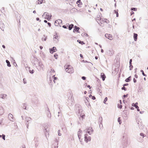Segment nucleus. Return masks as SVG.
<instances>
[{
    "label": "nucleus",
    "instance_id": "obj_55",
    "mask_svg": "<svg viewBox=\"0 0 148 148\" xmlns=\"http://www.w3.org/2000/svg\"><path fill=\"white\" fill-rule=\"evenodd\" d=\"M52 72L53 73V72H55V71L53 69H51L50 71V72Z\"/></svg>",
    "mask_w": 148,
    "mask_h": 148
},
{
    "label": "nucleus",
    "instance_id": "obj_46",
    "mask_svg": "<svg viewBox=\"0 0 148 148\" xmlns=\"http://www.w3.org/2000/svg\"><path fill=\"white\" fill-rule=\"evenodd\" d=\"M29 72L30 73L32 74H33L34 73V71L33 69L32 70V71L30 70L29 71Z\"/></svg>",
    "mask_w": 148,
    "mask_h": 148
},
{
    "label": "nucleus",
    "instance_id": "obj_56",
    "mask_svg": "<svg viewBox=\"0 0 148 148\" xmlns=\"http://www.w3.org/2000/svg\"><path fill=\"white\" fill-rule=\"evenodd\" d=\"M86 78V77L85 76H82V79L84 80H85Z\"/></svg>",
    "mask_w": 148,
    "mask_h": 148
},
{
    "label": "nucleus",
    "instance_id": "obj_50",
    "mask_svg": "<svg viewBox=\"0 0 148 148\" xmlns=\"http://www.w3.org/2000/svg\"><path fill=\"white\" fill-rule=\"evenodd\" d=\"M2 138H3V139L4 140H5V135L4 134H3L2 135Z\"/></svg>",
    "mask_w": 148,
    "mask_h": 148
},
{
    "label": "nucleus",
    "instance_id": "obj_44",
    "mask_svg": "<svg viewBox=\"0 0 148 148\" xmlns=\"http://www.w3.org/2000/svg\"><path fill=\"white\" fill-rule=\"evenodd\" d=\"M118 107L120 109H121L122 108V106L121 104L120 105L119 104L118 105Z\"/></svg>",
    "mask_w": 148,
    "mask_h": 148
},
{
    "label": "nucleus",
    "instance_id": "obj_13",
    "mask_svg": "<svg viewBox=\"0 0 148 148\" xmlns=\"http://www.w3.org/2000/svg\"><path fill=\"white\" fill-rule=\"evenodd\" d=\"M50 52L51 53H52L53 52L56 51L57 50L56 48L55 47H53L52 48L49 49Z\"/></svg>",
    "mask_w": 148,
    "mask_h": 148
},
{
    "label": "nucleus",
    "instance_id": "obj_17",
    "mask_svg": "<svg viewBox=\"0 0 148 148\" xmlns=\"http://www.w3.org/2000/svg\"><path fill=\"white\" fill-rule=\"evenodd\" d=\"M96 21L99 23H102V22H103L102 20H101V19L100 18L98 17L96 18Z\"/></svg>",
    "mask_w": 148,
    "mask_h": 148
},
{
    "label": "nucleus",
    "instance_id": "obj_42",
    "mask_svg": "<svg viewBox=\"0 0 148 148\" xmlns=\"http://www.w3.org/2000/svg\"><path fill=\"white\" fill-rule=\"evenodd\" d=\"M130 70H131L133 68V66L132 65V64H130Z\"/></svg>",
    "mask_w": 148,
    "mask_h": 148
},
{
    "label": "nucleus",
    "instance_id": "obj_53",
    "mask_svg": "<svg viewBox=\"0 0 148 148\" xmlns=\"http://www.w3.org/2000/svg\"><path fill=\"white\" fill-rule=\"evenodd\" d=\"M60 130H58V135L59 136H61V134L60 133Z\"/></svg>",
    "mask_w": 148,
    "mask_h": 148
},
{
    "label": "nucleus",
    "instance_id": "obj_49",
    "mask_svg": "<svg viewBox=\"0 0 148 148\" xmlns=\"http://www.w3.org/2000/svg\"><path fill=\"white\" fill-rule=\"evenodd\" d=\"M121 89L122 90H124L125 91H126L127 90L126 88L125 87V86H123V87H122L121 88Z\"/></svg>",
    "mask_w": 148,
    "mask_h": 148
},
{
    "label": "nucleus",
    "instance_id": "obj_58",
    "mask_svg": "<svg viewBox=\"0 0 148 148\" xmlns=\"http://www.w3.org/2000/svg\"><path fill=\"white\" fill-rule=\"evenodd\" d=\"M92 99L93 100H95L96 99L95 97L94 96H92Z\"/></svg>",
    "mask_w": 148,
    "mask_h": 148
},
{
    "label": "nucleus",
    "instance_id": "obj_19",
    "mask_svg": "<svg viewBox=\"0 0 148 148\" xmlns=\"http://www.w3.org/2000/svg\"><path fill=\"white\" fill-rule=\"evenodd\" d=\"M102 117H100L99 119V126L100 127V125L101 124L102 126L103 127V125L102 123Z\"/></svg>",
    "mask_w": 148,
    "mask_h": 148
},
{
    "label": "nucleus",
    "instance_id": "obj_22",
    "mask_svg": "<svg viewBox=\"0 0 148 148\" xmlns=\"http://www.w3.org/2000/svg\"><path fill=\"white\" fill-rule=\"evenodd\" d=\"M138 34L136 33H134L133 37L135 41H136L137 39Z\"/></svg>",
    "mask_w": 148,
    "mask_h": 148
},
{
    "label": "nucleus",
    "instance_id": "obj_28",
    "mask_svg": "<svg viewBox=\"0 0 148 148\" xmlns=\"http://www.w3.org/2000/svg\"><path fill=\"white\" fill-rule=\"evenodd\" d=\"M131 76H129L125 80V81L126 82H128L130 81L131 80Z\"/></svg>",
    "mask_w": 148,
    "mask_h": 148
},
{
    "label": "nucleus",
    "instance_id": "obj_20",
    "mask_svg": "<svg viewBox=\"0 0 148 148\" xmlns=\"http://www.w3.org/2000/svg\"><path fill=\"white\" fill-rule=\"evenodd\" d=\"M77 4V5L78 7H81L82 5V3L81 1L80 0H78L76 2Z\"/></svg>",
    "mask_w": 148,
    "mask_h": 148
},
{
    "label": "nucleus",
    "instance_id": "obj_30",
    "mask_svg": "<svg viewBox=\"0 0 148 148\" xmlns=\"http://www.w3.org/2000/svg\"><path fill=\"white\" fill-rule=\"evenodd\" d=\"M6 62L7 64V65L8 67H10L11 66V65L10 64V62L8 60H6Z\"/></svg>",
    "mask_w": 148,
    "mask_h": 148
},
{
    "label": "nucleus",
    "instance_id": "obj_18",
    "mask_svg": "<svg viewBox=\"0 0 148 148\" xmlns=\"http://www.w3.org/2000/svg\"><path fill=\"white\" fill-rule=\"evenodd\" d=\"M8 119L10 121H13L14 119L13 115L11 114H10L8 115Z\"/></svg>",
    "mask_w": 148,
    "mask_h": 148
},
{
    "label": "nucleus",
    "instance_id": "obj_9",
    "mask_svg": "<svg viewBox=\"0 0 148 148\" xmlns=\"http://www.w3.org/2000/svg\"><path fill=\"white\" fill-rule=\"evenodd\" d=\"M88 136L87 134H86L84 135L85 140L86 143H87L88 141H90L91 139V137L87 136Z\"/></svg>",
    "mask_w": 148,
    "mask_h": 148
},
{
    "label": "nucleus",
    "instance_id": "obj_51",
    "mask_svg": "<svg viewBox=\"0 0 148 148\" xmlns=\"http://www.w3.org/2000/svg\"><path fill=\"white\" fill-rule=\"evenodd\" d=\"M68 26V25H67V26H66V25H63V26H62V27L64 28H65V29H67L68 28H67V27Z\"/></svg>",
    "mask_w": 148,
    "mask_h": 148
},
{
    "label": "nucleus",
    "instance_id": "obj_25",
    "mask_svg": "<svg viewBox=\"0 0 148 148\" xmlns=\"http://www.w3.org/2000/svg\"><path fill=\"white\" fill-rule=\"evenodd\" d=\"M82 134V131L80 130L79 129V131L78 132L77 135L78 137H80V136H81Z\"/></svg>",
    "mask_w": 148,
    "mask_h": 148
},
{
    "label": "nucleus",
    "instance_id": "obj_14",
    "mask_svg": "<svg viewBox=\"0 0 148 148\" xmlns=\"http://www.w3.org/2000/svg\"><path fill=\"white\" fill-rule=\"evenodd\" d=\"M93 131V130L92 127H89L87 129V133H88L90 134H91Z\"/></svg>",
    "mask_w": 148,
    "mask_h": 148
},
{
    "label": "nucleus",
    "instance_id": "obj_6",
    "mask_svg": "<svg viewBox=\"0 0 148 148\" xmlns=\"http://www.w3.org/2000/svg\"><path fill=\"white\" fill-rule=\"evenodd\" d=\"M36 68L39 71H41V70H43L45 69L44 66L41 61L40 62V63H38V67Z\"/></svg>",
    "mask_w": 148,
    "mask_h": 148
},
{
    "label": "nucleus",
    "instance_id": "obj_8",
    "mask_svg": "<svg viewBox=\"0 0 148 148\" xmlns=\"http://www.w3.org/2000/svg\"><path fill=\"white\" fill-rule=\"evenodd\" d=\"M26 121L27 122L26 124L27 128H28V124L31 122V119L29 117L26 116L25 118Z\"/></svg>",
    "mask_w": 148,
    "mask_h": 148
},
{
    "label": "nucleus",
    "instance_id": "obj_59",
    "mask_svg": "<svg viewBox=\"0 0 148 148\" xmlns=\"http://www.w3.org/2000/svg\"><path fill=\"white\" fill-rule=\"evenodd\" d=\"M128 85V83H126V84H124L123 85V86H127Z\"/></svg>",
    "mask_w": 148,
    "mask_h": 148
},
{
    "label": "nucleus",
    "instance_id": "obj_61",
    "mask_svg": "<svg viewBox=\"0 0 148 148\" xmlns=\"http://www.w3.org/2000/svg\"><path fill=\"white\" fill-rule=\"evenodd\" d=\"M133 81L134 83H135L136 82V79L135 78H134L133 79Z\"/></svg>",
    "mask_w": 148,
    "mask_h": 148
},
{
    "label": "nucleus",
    "instance_id": "obj_60",
    "mask_svg": "<svg viewBox=\"0 0 148 148\" xmlns=\"http://www.w3.org/2000/svg\"><path fill=\"white\" fill-rule=\"evenodd\" d=\"M132 59H130V62H129L130 64H132Z\"/></svg>",
    "mask_w": 148,
    "mask_h": 148
},
{
    "label": "nucleus",
    "instance_id": "obj_41",
    "mask_svg": "<svg viewBox=\"0 0 148 148\" xmlns=\"http://www.w3.org/2000/svg\"><path fill=\"white\" fill-rule=\"evenodd\" d=\"M55 75H53L52 76V79H53H53L55 80L58 79V78L56 77H55Z\"/></svg>",
    "mask_w": 148,
    "mask_h": 148
},
{
    "label": "nucleus",
    "instance_id": "obj_34",
    "mask_svg": "<svg viewBox=\"0 0 148 148\" xmlns=\"http://www.w3.org/2000/svg\"><path fill=\"white\" fill-rule=\"evenodd\" d=\"M26 104L25 103H24L23 104V106H22L23 108L24 109L26 110Z\"/></svg>",
    "mask_w": 148,
    "mask_h": 148
},
{
    "label": "nucleus",
    "instance_id": "obj_10",
    "mask_svg": "<svg viewBox=\"0 0 148 148\" xmlns=\"http://www.w3.org/2000/svg\"><path fill=\"white\" fill-rule=\"evenodd\" d=\"M62 21L61 20L58 19L55 21L54 25L56 26H58V25H60V24L62 23Z\"/></svg>",
    "mask_w": 148,
    "mask_h": 148
},
{
    "label": "nucleus",
    "instance_id": "obj_31",
    "mask_svg": "<svg viewBox=\"0 0 148 148\" xmlns=\"http://www.w3.org/2000/svg\"><path fill=\"white\" fill-rule=\"evenodd\" d=\"M114 12L115 14H116V17H118L119 16V14L118 13V10H114Z\"/></svg>",
    "mask_w": 148,
    "mask_h": 148
},
{
    "label": "nucleus",
    "instance_id": "obj_39",
    "mask_svg": "<svg viewBox=\"0 0 148 148\" xmlns=\"http://www.w3.org/2000/svg\"><path fill=\"white\" fill-rule=\"evenodd\" d=\"M140 136H143V138H144V137H145V136H146V135H145V134H144L143 133H140Z\"/></svg>",
    "mask_w": 148,
    "mask_h": 148
},
{
    "label": "nucleus",
    "instance_id": "obj_48",
    "mask_svg": "<svg viewBox=\"0 0 148 148\" xmlns=\"http://www.w3.org/2000/svg\"><path fill=\"white\" fill-rule=\"evenodd\" d=\"M54 57L56 59H57L58 58H57V57L58 56V55L56 54V53L54 54Z\"/></svg>",
    "mask_w": 148,
    "mask_h": 148
},
{
    "label": "nucleus",
    "instance_id": "obj_16",
    "mask_svg": "<svg viewBox=\"0 0 148 148\" xmlns=\"http://www.w3.org/2000/svg\"><path fill=\"white\" fill-rule=\"evenodd\" d=\"M105 36L106 38L109 39L110 40H112V39L111 38H112V36L111 34H105Z\"/></svg>",
    "mask_w": 148,
    "mask_h": 148
},
{
    "label": "nucleus",
    "instance_id": "obj_62",
    "mask_svg": "<svg viewBox=\"0 0 148 148\" xmlns=\"http://www.w3.org/2000/svg\"><path fill=\"white\" fill-rule=\"evenodd\" d=\"M36 20L37 21H39V22H40V21H41V20H40L39 18L38 17H37L36 18Z\"/></svg>",
    "mask_w": 148,
    "mask_h": 148
},
{
    "label": "nucleus",
    "instance_id": "obj_38",
    "mask_svg": "<svg viewBox=\"0 0 148 148\" xmlns=\"http://www.w3.org/2000/svg\"><path fill=\"white\" fill-rule=\"evenodd\" d=\"M108 100V98L107 97H106L104 99L103 101V102L104 103H105L106 104V101H107Z\"/></svg>",
    "mask_w": 148,
    "mask_h": 148
},
{
    "label": "nucleus",
    "instance_id": "obj_12",
    "mask_svg": "<svg viewBox=\"0 0 148 148\" xmlns=\"http://www.w3.org/2000/svg\"><path fill=\"white\" fill-rule=\"evenodd\" d=\"M47 116L49 118H51V113L48 107L47 108Z\"/></svg>",
    "mask_w": 148,
    "mask_h": 148
},
{
    "label": "nucleus",
    "instance_id": "obj_36",
    "mask_svg": "<svg viewBox=\"0 0 148 148\" xmlns=\"http://www.w3.org/2000/svg\"><path fill=\"white\" fill-rule=\"evenodd\" d=\"M140 72H141L142 73V75L144 76H147V75L146 74H145L144 72V71H143V70H140Z\"/></svg>",
    "mask_w": 148,
    "mask_h": 148
},
{
    "label": "nucleus",
    "instance_id": "obj_7",
    "mask_svg": "<svg viewBox=\"0 0 148 148\" xmlns=\"http://www.w3.org/2000/svg\"><path fill=\"white\" fill-rule=\"evenodd\" d=\"M48 125H46L44 127V131L45 133V134L46 137H47V135L49 134L48 132L49 129L48 128Z\"/></svg>",
    "mask_w": 148,
    "mask_h": 148
},
{
    "label": "nucleus",
    "instance_id": "obj_2",
    "mask_svg": "<svg viewBox=\"0 0 148 148\" xmlns=\"http://www.w3.org/2000/svg\"><path fill=\"white\" fill-rule=\"evenodd\" d=\"M123 148L127 147L128 144V137L126 136H123Z\"/></svg>",
    "mask_w": 148,
    "mask_h": 148
},
{
    "label": "nucleus",
    "instance_id": "obj_57",
    "mask_svg": "<svg viewBox=\"0 0 148 148\" xmlns=\"http://www.w3.org/2000/svg\"><path fill=\"white\" fill-rule=\"evenodd\" d=\"M128 94H127L126 95H123V97H124L125 98V97H127V96H128Z\"/></svg>",
    "mask_w": 148,
    "mask_h": 148
},
{
    "label": "nucleus",
    "instance_id": "obj_5",
    "mask_svg": "<svg viewBox=\"0 0 148 148\" xmlns=\"http://www.w3.org/2000/svg\"><path fill=\"white\" fill-rule=\"evenodd\" d=\"M40 60H38L36 58L34 57L32 63L34 65H35L36 67H38V65L40 63Z\"/></svg>",
    "mask_w": 148,
    "mask_h": 148
},
{
    "label": "nucleus",
    "instance_id": "obj_37",
    "mask_svg": "<svg viewBox=\"0 0 148 148\" xmlns=\"http://www.w3.org/2000/svg\"><path fill=\"white\" fill-rule=\"evenodd\" d=\"M5 10H0V15H1L3 13L4 14V12L5 11Z\"/></svg>",
    "mask_w": 148,
    "mask_h": 148
},
{
    "label": "nucleus",
    "instance_id": "obj_64",
    "mask_svg": "<svg viewBox=\"0 0 148 148\" xmlns=\"http://www.w3.org/2000/svg\"><path fill=\"white\" fill-rule=\"evenodd\" d=\"M34 141H36H36H37V142H38V139H37V138H34Z\"/></svg>",
    "mask_w": 148,
    "mask_h": 148
},
{
    "label": "nucleus",
    "instance_id": "obj_63",
    "mask_svg": "<svg viewBox=\"0 0 148 148\" xmlns=\"http://www.w3.org/2000/svg\"><path fill=\"white\" fill-rule=\"evenodd\" d=\"M47 24L49 27H51V24L49 23H48Z\"/></svg>",
    "mask_w": 148,
    "mask_h": 148
},
{
    "label": "nucleus",
    "instance_id": "obj_24",
    "mask_svg": "<svg viewBox=\"0 0 148 148\" xmlns=\"http://www.w3.org/2000/svg\"><path fill=\"white\" fill-rule=\"evenodd\" d=\"M138 103L137 102H136L135 103H133L132 104V106L133 107H135L136 108H139V107L137 106Z\"/></svg>",
    "mask_w": 148,
    "mask_h": 148
},
{
    "label": "nucleus",
    "instance_id": "obj_43",
    "mask_svg": "<svg viewBox=\"0 0 148 148\" xmlns=\"http://www.w3.org/2000/svg\"><path fill=\"white\" fill-rule=\"evenodd\" d=\"M39 1L38 2V3L39 4H42L43 3V0H38Z\"/></svg>",
    "mask_w": 148,
    "mask_h": 148
},
{
    "label": "nucleus",
    "instance_id": "obj_33",
    "mask_svg": "<svg viewBox=\"0 0 148 148\" xmlns=\"http://www.w3.org/2000/svg\"><path fill=\"white\" fill-rule=\"evenodd\" d=\"M138 126L139 128L140 129H142V127H141L142 125L141 124V122H140V123L139 122H138Z\"/></svg>",
    "mask_w": 148,
    "mask_h": 148
},
{
    "label": "nucleus",
    "instance_id": "obj_4",
    "mask_svg": "<svg viewBox=\"0 0 148 148\" xmlns=\"http://www.w3.org/2000/svg\"><path fill=\"white\" fill-rule=\"evenodd\" d=\"M51 15L50 14L47 12L44 13L42 15V16L48 21L51 18Z\"/></svg>",
    "mask_w": 148,
    "mask_h": 148
},
{
    "label": "nucleus",
    "instance_id": "obj_1",
    "mask_svg": "<svg viewBox=\"0 0 148 148\" xmlns=\"http://www.w3.org/2000/svg\"><path fill=\"white\" fill-rule=\"evenodd\" d=\"M64 68L65 71L68 73H72L73 72V69L70 65H65Z\"/></svg>",
    "mask_w": 148,
    "mask_h": 148
},
{
    "label": "nucleus",
    "instance_id": "obj_32",
    "mask_svg": "<svg viewBox=\"0 0 148 148\" xmlns=\"http://www.w3.org/2000/svg\"><path fill=\"white\" fill-rule=\"evenodd\" d=\"M77 42H79V44H81L82 45L85 44V43L83 42V41H81L79 40H77Z\"/></svg>",
    "mask_w": 148,
    "mask_h": 148
},
{
    "label": "nucleus",
    "instance_id": "obj_15",
    "mask_svg": "<svg viewBox=\"0 0 148 148\" xmlns=\"http://www.w3.org/2000/svg\"><path fill=\"white\" fill-rule=\"evenodd\" d=\"M79 29L80 28L79 27H78L76 26H75L74 27V29H73V32H75L76 31V32L79 33Z\"/></svg>",
    "mask_w": 148,
    "mask_h": 148
},
{
    "label": "nucleus",
    "instance_id": "obj_21",
    "mask_svg": "<svg viewBox=\"0 0 148 148\" xmlns=\"http://www.w3.org/2000/svg\"><path fill=\"white\" fill-rule=\"evenodd\" d=\"M101 76L102 78V80L103 81H104L105 80V78H106V76L105 74L103 73H101Z\"/></svg>",
    "mask_w": 148,
    "mask_h": 148
},
{
    "label": "nucleus",
    "instance_id": "obj_23",
    "mask_svg": "<svg viewBox=\"0 0 148 148\" xmlns=\"http://www.w3.org/2000/svg\"><path fill=\"white\" fill-rule=\"evenodd\" d=\"M47 39V36H45V35H44L43 37L42 38L41 40L42 41H45Z\"/></svg>",
    "mask_w": 148,
    "mask_h": 148
},
{
    "label": "nucleus",
    "instance_id": "obj_27",
    "mask_svg": "<svg viewBox=\"0 0 148 148\" xmlns=\"http://www.w3.org/2000/svg\"><path fill=\"white\" fill-rule=\"evenodd\" d=\"M16 17L17 18V19H18L19 20V23H20V19H21V15L18 14L17 15H16Z\"/></svg>",
    "mask_w": 148,
    "mask_h": 148
},
{
    "label": "nucleus",
    "instance_id": "obj_40",
    "mask_svg": "<svg viewBox=\"0 0 148 148\" xmlns=\"http://www.w3.org/2000/svg\"><path fill=\"white\" fill-rule=\"evenodd\" d=\"M4 26L5 25L3 23H1L0 24V27H2V28H3V27H4Z\"/></svg>",
    "mask_w": 148,
    "mask_h": 148
},
{
    "label": "nucleus",
    "instance_id": "obj_26",
    "mask_svg": "<svg viewBox=\"0 0 148 148\" xmlns=\"http://www.w3.org/2000/svg\"><path fill=\"white\" fill-rule=\"evenodd\" d=\"M7 97V95L6 94H1L0 95V97L2 99H4L5 98Z\"/></svg>",
    "mask_w": 148,
    "mask_h": 148
},
{
    "label": "nucleus",
    "instance_id": "obj_47",
    "mask_svg": "<svg viewBox=\"0 0 148 148\" xmlns=\"http://www.w3.org/2000/svg\"><path fill=\"white\" fill-rule=\"evenodd\" d=\"M85 35L86 36H88V35L87 34L85 33H83L82 34V36H84Z\"/></svg>",
    "mask_w": 148,
    "mask_h": 148
},
{
    "label": "nucleus",
    "instance_id": "obj_45",
    "mask_svg": "<svg viewBox=\"0 0 148 148\" xmlns=\"http://www.w3.org/2000/svg\"><path fill=\"white\" fill-rule=\"evenodd\" d=\"M118 121L119 123V124H121V122L120 117H119L118 119Z\"/></svg>",
    "mask_w": 148,
    "mask_h": 148
},
{
    "label": "nucleus",
    "instance_id": "obj_52",
    "mask_svg": "<svg viewBox=\"0 0 148 148\" xmlns=\"http://www.w3.org/2000/svg\"><path fill=\"white\" fill-rule=\"evenodd\" d=\"M86 100H85V102L86 103H87V102H88V99H89V98H88V97H86Z\"/></svg>",
    "mask_w": 148,
    "mask_h": 148
},
{
    "label": "nucleus",
    "instance_id": "obj_3",
    "mask_svg": "<svg viewBox=\"0 0 148 148\" xmlns=\"http://www.w3.org/2000/svg\"><path fill=\"white\" fill-rule=\"evenodd\" d=\"M79 115V119L81 120L82 119V120L84 117L85 116L84 114L83 113V110L82 109L79 108L78 112Z\"/></svg>",
    "mask_w": 148,
    "mask_h": 148
},
{
    "label": "nucleus",
    "instance_id": "obj_11",
    "mask_svg": "<svg viewBox=\"0 0 148 148\" xmlns=\"http://www.w3.org/2000/svg\"><path fill=\"white\" fill-rule=\"evenodd\" d=\"M58 35L57 34H56L54 36V38H53V41H55V42L56 43H57L58 41Z\"/></svg>",
    "mask_w": 148,
    "mask_h": 148
},
{
    "label": "nucleus",
    "instance_id": "obj_54",
    "mask_svg": "<svg viewBox=\"0 0 148 148\" xmlns=\"http://www.w3.org/2000/svg\"><path fill=\"white\" fill-rule=\"evenodd\" d=\"M55 141L57 143V145H58V139H57V138H56L55 139Z\"/></svg>",
    "mask_w": 148,
    "mask_h": 148
},
{
    "label": "nucleus",
    "instance_id": "obj_29",
    "mask_svg": "<svg viewBox=\"0 0 148 148\" xmlns=\"http://www.w3.org/2000/svg\"><path fill=\"white\" fill-rule=\"evenodd\" d=\"M74 26L73 24H71L69 26L68 25V28L69 30H71Z\"/></svg>",
    "mask_w": 148,
    "mask_h": 148
},
{
    "label": "nucleus",
    "instance_id": "obj_35",
    "mask_svg": "<svg viewBox=\"0 0 148 148\" xmlns=\"http://www.w3.org/2000/svg\"><path fill=\"white\" fill-rule=\"evenodd\" d=\"M70 10V13L71 14H73L76 11H75V10Z\"/></svg>",
    "mask_w": 148,
    "mask_h": 148
}]
</instances>
